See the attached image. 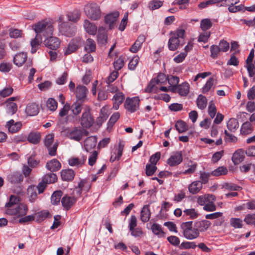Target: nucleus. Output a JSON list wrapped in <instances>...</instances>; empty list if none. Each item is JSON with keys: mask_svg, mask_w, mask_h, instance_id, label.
<instances>
[{"mask_svg": "<svg viewBox=\"0 0 255 255\" xmlns=\"http://www.w3.org/2000/svg\"><path fill=\"white\" fill-rule=\"evenodd\" d=\"M34 29L36 33L35 38L31 40V52L34 53L42 42L41 34L43 36L52 35L53 27L51 22L46 20L39 21L34 25Z\"/></svg>", "mask_w": 255, "mask_h": 255, "instance_id": "nucleus-1", "label": "nucleus"}, {"mask_svg": "<svg viewBox=\"0 0 255 255\" xmlns=\"http://www.w3.org/2000/svg\"><path fill=\"white\" fill-rule=\"evenodd\" d=\"M184 237L188 240H193L199 237L200 234L195 227L192 226V222H183L181 225Z\"/></svg>", "mask_w": 255, "mask_h": 255, "instance_id": "nucleus-2", "label": "nucleus"}, {"mask_svg": "<svg viewBox=\"0 0 255 255\" xmlns=\"http://www.w3.org/2000/svg\"><path fill=\"white\" fill-rule=\"evenodd\" d=\"M86 15L91 19L97 20L101 16V11L99 5L96 3H90L84 7Z\"/></svg>", "mask_w": 255, "mask_h": 255, "instance_id": "nucleus-3", "label": "nucleus"}, {"mask_svg": "<svg viewBox=\"0 0 255 255\" xmlns=\"http://www.w3.org/2000/svg\"><path fill=\"white\" fill-rule=\"evenodd\" d=\"M89 132L85 128L77 127L68 130L67 135L70 139L80 141L83 136H87Z\"/></svg>", "mask_w": 255, "mask_h": 255, "instance_id": "nucleus-4", "label": "nucleus"}, {"mask_svg": "<svg viewBox=\"0 0 255 255\" xmlns=\"http://www.w3.org/2000/svg\"><path fill=\"white\" fill-rule=\"evenodd\" d=\"M28 211L27 206L24 204H20L11 208L6 209L5 213L8 215L20 217L25 215Z\"/></svg>", "mask_w": 255, "mask_h": 255, "instance_id": "nucleus-5", "label": "nucleus"}, {"mask_svg": "<svg viewBox=\"0 0 255 255\" xmlns=\"http://www.w3.org/2000/svg\"><path fill=\"white\" fill-rule=\"evenodd\" d=\"M168 79L166 75L162 73L158 74L156 79H152L148 85L147 91L149 92H156L158 89L156 85L164 84Z\"/></svg>", "mask_w": 255, "mask_h": 255, "instance_id": "nucleus-6", "label": "nucleus"}, {"mask_svg": "<svg viewBox=\"0 0 255 255\" xmlns=\"http://www.w3.org/2000/svg\"><path fill=\"white\" fill-rule=\"evenodd\" d=\"M139 101L138 97L128 98L124 103L125 108L130 113H134L139 109Z\"/></svg>", "mask_w": 255, "mask_h": 255, "instance_id": "nucleus-7", "label": "nucleus"}, {"mask_svg": "<svg viewBox=\"0 0 255 255\" xmlns=\"http://www.w3.org/2000/svg\"><path fill=\"white\" fill-rule=\"evenodd\" d=\"M59 30L60 32L67 37L72 36L76 31V26L74 25L67 22H62L59 25Z\"/></svg>", "mask_w": 255, "mask_h": 255, "instance_id": "nucleus-8", "label": "nucleus"}, {"mask_svg": "<svg viewBox=\"0 0 255 255\" xmlns=\"http://www.w3.org/2000/svg\"><path fill=\"white\" fill-rule=\"evenodd\" d=\"M80 121L82 128H90L93 126L94 119L90 112L86 111L83 113Z\"/></svg>", "mask_w": 255, "mask_h": 255, "instance_id": "nucleus-9", "label": "nucleus"}, {"mask_svg": "<svg viewBox=\"0 0 255 255\" xmlns=\"http://www.w3.org/2000/svg\"><path fill=\"white\" fill-rule=\"evenodd\" d=\"M88 93V89L84 86L78 85L76 89L75 95L77 98L76 101L85 102L87 100Z\"/></svg>", "mask_w": 255, "mask_h": 255, "instance_id": "nucleus-10", "label": "nucleus"}, {"mask_svg": "<svg viewBox=\"0 0 255 255\" xmlns=\"http://www.w3.org/2000/svg\"><path fill=\"white\" fill-rule=\"evenodd\" d=\"M77 198L74 196L65 195L61 199V204L64 209L68 211L76 203Z\"/></svg>", "mask_w": 255, "mask_h": 255, "instance_id": "nucleus-11", "label": "nucleus"}, {"mask_svg": "<svg viewBox=\"0 0 255 255\" xmlns=\"http://www.w3.org/2000/svg\"><path fill=\"white\" fill-rule=\"evenodd\" d=\"M51 35L46 36L47 38L44 41V44L46 47L52 50H56L60 45V41L56 37Z\"/></svg>", "mask_w": 255, "mask_h": 255, "instance_id": "nucleus-12", "label": "nucleus"}, {"mask_svg": "<svg viewBox=\"0 0 255 255\" xmlns=\"http://www.w3.org/2000/svg\"><path fill=\"white\" fill-rule=\"evenodd\" d=\"M183 160L181 151L174 153L167 160V163L170 166H175L180 164Z\"/></svg>", "mask_w": 255, "mask_h": 255, "instance_id": "nucleus-13", "label": "nucleus"}, {"mask_svg": "<svg viewBox=\"0 0 255 255\" xmlns=\"http://www.w3.org/2000/svg\"><path fill=\"white\" fill-rule=\"evenodd\" d=\"M184 43L181 40L175 37V36L171 35L168 42V48L171 51H175L180 45L182 46Z\"/></svg>", "mask_w": 255, "mask_h": 255, "instance_id": "nucleus-14", "label": "nucleus"}, {"mask_svg": "<svg viewBox=\"0 0 255 255\" xmlns=\"http://www.w3.org/2000/svg\"><path fill=\"white\" fill-rule=\"evenodd\" d=\"M21 126L20 122H15L13 120L8 121L5 125V127L10 133L17 132L20 129Z\"/></svg>", "mask_w": 255, "mask_h": 255, "instance_id": "nucleus-15", "label": "nucleus"}, {"mask_svg": "<svg viewBox=\"0 0 255 255\" xmlns=\"http://www.w3.org/2000/svg\"><path fill=\"white\" fill-rule=\"evenodd\" d=\"M119 16V13L118 11L114 12L107 14L105 17V22L109 25L110 29L114 27V24Z\"/></svg>", "mask_w": 255, "mask_h": 255, "instance_id": "nucleus-16", "label": "nucleus"}, {"mask_svg": "<svg viewBox=\"0 0 255 255\" xmlns=\"http://www.w3.org/2000/svg\"><path fill=\"white\" fill-rule=\"evenodd\" d=\"M97 138L95 136L88 137L84 141V147L85 150L89 152L94 148L96 145Z\"/></svg>", "mask_w": 255, "mask_h": 255, "instance_id": "nucleus-17", "label": "nucleus"}, {"mask_svg": "<svg viewBox=\"0 0 255 255\" xmlns=\"http://www.w3.org/2000/svg\"><path fill=\"white\" fill-rule=\"evenodd\" d=\"M211 225V223L210 221L204 220L195 222L194 226L200 233V232H203L206 231Z\"/></svg>", "mask_w": 255, "mask_h": 255, "instance_id": "nucleus-18", "label": "nucleus"}, {"mask_svg": "<svg viewBox=\"0 0 255 255\" xmlns=\"http://www.w3.org/2000/svg\"><path fill=\"white\" fill-rule=\"evenodd\" d=\"M46 167L50 171L55 172L61 168V165L58 160L56 159H53L47 162Z\"/></svg>", "mask_w": 255, "mask_h": 255, "instance_id": "nucleus-19", "label": "nucleus"}, {"mask_svg": "<svg viewBox=\"0 0 255 255\" xmlns=\"http://www.w3.org/2000/svg\"><path fill=\"white\" fill-rule=\"evenodd\" d=\"M91 188V183L86 180H81L76 188L77 193L80 195L82 191L88 192Z\"/></svg>", "mask_w": 255, "mask_h": 255, "instance_id": "nucleus-20", "label": "nucleus"}, {"mask_svg": "<svg viewBox=\"0 0 255 255\" xmlns=\"http://www.w3.org/2000/svg\"><path fill=\"white\" fill-rule=\"evenodd\" d=\"M23 179L22 175L18 172L10 174L7 177V180L12 184L18 183L22 181Z\"/></svg>", "mask_w": 255, "mask_h": 255, "instance_id": "nucleus-21", "label": "nucleus"}, {"mask_svg": "<svg viewBox=\"0 0 255 255\" xmlns=\"http://www.w3.org/2000/svg\"><path fill=\"white\" fill-rule=\"evenodd\" d=\"M108 109L104 107L101 109L99 116L97 118L96 122L97 125L100 126L102 124L106 121L108 118Z\"/></svg>", "mask_w": 255, "mask_h": 255, "instance_id": "nucleus-22", "label": "nucleus"}, {"mask_svg": "<svg viewBox=\"0 0 255 255\" xmlns=\"http://www.w3.org/2000/svg\"><path fill=\"white\" fill-rule=\"evenodd\" d=\"M61 176L63 180L71 181L74 178L75 172L71 169L62 170L61 171Z\"/></svg>", "mask_w": 255, "mask_h": 255, "instance_id": "nucleus-23", "label": "nucleus"}, {"mask_svg": "<svg viewBox=\"0 0 255 255\" xmlns=\"http://www.w3.org/2000/svg\"><path fill=\"white\" fill-rule=\"evenodd\" d=\"M26 113L30 116H34L39 113V107L35 103L29 104L25 109Z\"/></svg>", "mask_w": 255, "mask_h": 255, "instance_id": "nucleus-24", "label": "nucleus"}, {"mask_svg": "<svg viewBox=\"0 0 255 255\" xmlns=\"http://www.w3.org/2000/svg\"><path fill=\"white\" fill-rule=\"evenodd\" d=\"M150 211L149 208V205H144L140 212V220L142 222L146 223L148 222L150 218Z\"/></svg>", "mask_w": 255, "mask_h": 255, "instance_id": "nucleus-25", "label": "nucleus"}, {"mask_svg": "<svg viewBox=\"0 0 255 255\" xmlns=\"http://www.w3.org/2000/svg\"><path fill=\"white\" fill-rule=\"evenodd\" d=\"M27 59L26 53L21 52L15 55L13 58V62L17 66L20 67L25 62Z\"/></svg>", "mask_w": 255, "mask_h": 255, "instance_id": "nucleus-26", "label": "nucleus"}, {"mask_svg": "<svg viewBox=\"0 0 255 255\" xmlns=\"http://www.w3.org/2000/svg\"><path fill=\"white\" fill-rule=\"evenodd\" d=\"M202 188V183L200 181H194L188 186L189 191L192 194H195L199 192Z\"/></svg>", "mask_w": 255, "mask_h": 255, "instance_id": "nucleus-27", "label": "nucleus"}, {"mask_svg": "<svg viewBox=\"0 0 255 255\" xmlns=\"http://www.w3.org/2000/svg\"><path fill=\"white\" fill-rule=\"evenodd\" d=\"M84 27L87 33L91 35H95L97 30V26L93 23L90 22L88 20H85L84 22Z\"/></svg>", "mask_w": 255, "mask_h": 255, "instance_id": "nucleus-28", "label": "nucleus"}, {"mask_svg": "<svg viewBox=\"0 0 255 255\" xmlns=\"http://www.w3.org/2000/svg\"><path fill=\"white\" fill-rule=\"evenodd\" d=\"M83 103L80 101H76L71 105L70 109L74 115L77 116L81 112L84 106Z\"/></svg>", "mask_w": 255, "mask_h": 255, "instance_id": "nucleus-29", "label": "nucleus"}, {"mask_svg": "<svg viewBox=\"0 0 255 255\" xmlns=\"http://www.w3.org/2000/svg\"><path fill=\"white\" fill-rule=\"evenodd\" d=\"M190 86L187 82L178 85L176 87V91L181 96H186L189 92Z\"/></svg>", "mask_w": 255, "mask_h": 255, "instance_id": "nucleus-30", "label": "nucleus"}, {"mask_svg": "<svg viewBox=\"0 0 255 255\" xmlns=\"http://www.w3.org/2000/svg\"><path fill=\"white\" fill-rule=\"evenodd\" d=\"M97 38L98 43L101 45H105L107 42V35L103 27L99 29Z\"/></svg>", "mask_w": 255, "mask_h": 255, "instance_id": "nucleus-31", "label": "nucleus"}, {"mask_svg": "<svg viewBox=\"0 0 255 255\" xmlns=\"http://www.w3.org/2000/svg\"><path fill=\"white\" fill-rule=\"evenodd\" d=\"M86 157L83 156L81 158L78 157H71L68 160V163L70 166H76L77 167L82 166L85 163Z\"/></svg>", "mask_w": 255, "mask_h": 255, "instance_id": "nucleus-32", "label": "nucleus"}, {"mask_svg": "<svg viewBox=\"0 0 255 255\" xmlns=\"http://www.w3.org/2000/svg\"><path fill=\"white\" fill-rule=\"evenodd\" d=\"M27 140L31 143L38 144L41 138L40 133L38 132H31L27 136Z\"/></svg>", "mask_w": 255, "mask_h": 255, "instance_id": "nucleus-33", "label": "nucleus"}, {"mask_svg": "<svg viewBox=\"0 0 255 255\" xmlns=\"http://www.w3.org/2000/svg\"><path fill=\"white\" fill-rule=\"evenodd\" d=\"M244 158V151L242 149H239L234 153L232 156V161L236 165L241 163Z\"/></svg>", "mask_w": 255, "mask_h": 255, "instance_id": "nucleus-34", "label": "nucleus"}, {"mask_svg": "<svg viewBox=\"0 0 255 255\" xmlns=\"http://www.w3.org/2000/svg\"><path fill=\"white\" fill-rule=\"evenodd\" d=\"M63 195V192L61 190H57L53 192L51 196V203L54 205H57L61 201V197Z\"/></svg>", "mask_w": 255, "mask_h": 255, "instance_id": "nucleus-35", "label": "nucleus"}, {"mask_svg": "<svg viewBox=\"0 0 255 255\" xmlns=\"http://www.w3.org/2000/svg\"><path fill=\"white\" fill-rule=\"evenodd\" d=\"M228 129L231 132H235L239 128V123L238 120L235 118L230 119L227 123Z\"/></svg>", "mask_w": 255, "mask_h": 255, "instance_id": "nucleus-36", "label": "nucleus"}, {"mask_svg": "<svg viewBox=\"0 0 255 255\" xmlns=\"http://www.w3.org/2000/svg\"><path fill=\"white\" fill-rule=\"evenodd\" d=\"M125 98V95L122 92H118L115 94L113 100L115 102L114 107H115L116 109H117L119 108V105L123 103Z\"/></svg>", "mask_w": 255, "mask_h": 255, "instance_id": "nucleus-37", "label": "nucleus"}, {"mask_svg": "<svg viewBox=\"0 0 255 255\" xmlns=\"http://www.w3.org/2000/svg\"><path fill=\"white\" fill-rule=\"evenodd\" d=\"M27 194L30 202H34L37 199L36 188L34 186H30L27 189Z\"/></svg>", "mask_w": 255, "mask_h": 255, "instance_id": "nucleus-38", "label": "nucleus"}, {"mask_svg": "<svg viewBox=\"0 0 255 255\" xmlns=\"http://www.w3.org/2000/svg\"><path fill=\"white\" fill-rule=\"evenodd\" d=\"M57 180V176L53 173H47L43 177L42 180L47 185L55 183Z\"/></svg>", "mask_w": 255, "mask_h": 255, "instance_id": "nucleus-39", "label": "nucleus"}, {"mask_svg": "<svg viewBox=\"0 0 255 255\" xmlns=\"http://www.w3.org/2000/svg\"><path fill=\"white\" fill-rule=\"evenodd\" d=\"M184 216H189L190 219H195L198 217L199 214L195 209L191 208L183 211Z\"/></svg>", "mask_w": 255, "mask_h": 255, "instance_id": "nucleus-40", "label": "nucleus"}, {"mask_svg": "<svg viewBox=\"0 0 255 255\" xmlns=\"http://www.w3.org/2000/svg\"><path fill=\"white\" fill-rule=\"evenodd\" d=\"M168 82L170 86L172 87L171 91L172 92L176 91V87L179 82V78L177 76H171L170 77L168 78Z\"/></svg>", "mask_w": 255, "mask_h": 255, "instance_id": "nucleus-41", "label": "nucleus"}, {"mask_svg": "<svg viewBox=\"0 0 255 255\" xmlns=\"http://www.w3.org/2000/svg\"><path fill=\"white\" fill-rule=\"evenodd\" d=\"M96 48V44L94 40L88 38L85 44V50L87 52H92L95 51Z\"/></svg>", "mask_w": 255, "mask_h": 255, "instance_id": "nucleus-42", "label": "nucleus"}, {"mask_svg": "<svg viewBox=\"0 0 255 255\" xmlns=\"http://www.w3.org/2000/svg\"><path fill=\"white\" fill-rule=\"evenodd\" d=\"M176 130L179 133H183L188 129V126L186 123L183 121H178L175 125Z\"/></svg>", "mask_w": 255, "mask_h": 255, "instance_id": "nucleus-43", "label": "nucleus"}, {"mask_svg": "<svg viewBox=\"0 0 255 255\" xmlns=\"http://www.w3.org/2000/svg\"><path fill=\"white\" fill-rule=\"evenodd\" d=\"M151 230L154 234L158 236L159 237H163L164 236V233L162 231L160 225L158 224L154 223L151 226Z\"/></svg>", "mask_w": 255, "mask_h": 255, "instance_id": "nucleus-44", "label": "nucleus"}, {"mask_svg": "<svg viewBox=\"0 0 255 255\" xmlns=\"http://www.w3.org/2000/svg\"><path fill=\"white\" fill-rule=\"evenodd\" d=\"M253 129L252 125L250 123L246 122L243 124L241 128V133L244 135L250 134Z\"/></svg>", "mask_w": 255, "mask_h": 255, "instance_id": "nucleus-45", "label": "nucleus"}, {"mask_svg": "<svg viewBox=\"0 0 255 255\" xmlns=\"http://www.w3.org/2000/svg\"><path fill=\"white\" fill-rule=\"evenodd\" d=\"M81 15L80 12L78 10H74L72 12L67 14V17L69 21L76 22L80 19Z\"/></svg>", "mask_w": 255, "mask_h": 255, "instance_id": "nucleus-46", "label": "nucleus"}, {"mask_svg": "<svg viewBox=\"0 0 255 255\" xmlns=\"http://www.w3.org/2000/svg\"><path fill=\"white\" fill-rule=\"evenodd\" d=\"M228 169L224 166H220L214 171L211 174L214 176H219L221 175H226L228 173Z\"/></svg>", "mask_w": 255, "mask_h": 255, "instance_id": "nucleus-47", "label": "nucleus"}, {"mask_svg": "<svg viewBox=\"0 0 255 255\" xmlns=\"http://www.w3.org/2000/svg\"><path fill=\"white\" fill-rule=\"evenodd\" d=\"M207 100L205 96L200 95L197 99V105L201 110L204 109L207 106Z\"/></svg>", "mask_w": 255, "mask_h": 255, "instance_id": "nucleus-48", "label": "nucleus"}, {"mask_svg": "<svg viewBox=\"0 0 255 255\" xmlns=\"http://www.w3.org/2000/svg\"><path fill=\"white\" fill-rule=\"evenodd\" d=\"M17 110V105L13 102H10V103H6V113L10 115H13Z\"/></svg>", "mask_w": 255, "mask_h": 255, "instance_id": "nucleus-49", "label": "nucleus"}, {"mask_svg": "<svg viewBox=\"0 0 255 255\" xmlns=\"http://www.w3.org/2000/svg\"><path fill=\"white\" fill-rule=\"evenodd\" d=\"M212 26V23L210 19L205 18L201 21L200 27L203 31L209 29Z\"/></svg>", "mask_w": 255, "mask_h": 255, "instance_id": "nucleus-50", "label": "nucleus"}, {"mask_svg": "<svg viewBox=\"0 0 255 255\" xmlns=\"http://www.w3.org/2000/svg\"><path fill=\"white\" fill-rule=\"evenodd\" d=\"M170 35L175 36L178 39H184L185 37V31L183 29H177L175 31H171Z\"/></svg>", "mask_w": 255, "mask_h": 255, "instance_id": "nucleus-51", "label": "nucleus"}, {"mask_svg": "<svg viewBox=\"0 0 255 255\" xmlns=\"http://www.w3.org/2000/svg\"><path fill=\"white\" fill-rule=\"evenodd\" d=\"M49 215V213L47 211H42L35 214V219L38 222H41L45 220Z\"/></svg>", "mask_w": 255, "mask_h": 255, "instance_id": "nucleus-52", "label": "nucleus"}, {"mask_svg": "<svg viewBox=\"0 0 255 255\" xmlns=\"http://www.w3.org/2000/svg\"><path fill=\"white\" fill-rule=\"evenodd\" d=\"M223 188L230 191H239L242 189V187L232 183H224Z\"/></svg>", "mask_w": 255, "mask_h": 255, "instance_id": "nucleus-53", "label": "nucleus"}, {"mask_svg": "<svg viewBox=\"0 0 255 255\" xmlns=\"http://www.w3.org/2000/svg\"><path fill=\"white\" fill-rule=\"evenodd\" d=\"M231 225L235 228H241L243 226V221L236 218H232L230 219Z\"/></svg>", "mask_w": 255, "mask_h": 255, "instance_id": "nucleus-54", "label": "nucleus"}, {"mask_svg": "<svg viewBox=\"0 0 255 255\" xmlns=\"http://www.w3.org/2000/svg\"><path fill=\"white\" fill-rule=\"evenodd\" d=\"M46 106L49 110L54 111L56 110L57 108V103L54 99L49 98L47 101Z\"/></svg>", "mask_w": 255, "mask_h": 255, "instance_id": "nucleus-55", "label": "nucleus"}, {"mask_svg": "<svg viewBox=\"0 0 255 255\" xmlns=\"http://www.w3.org/2000/svg\"><path fill=\"white\" fill-rule=\"evenodd\" d=\"M9 35L10 38H17L21 37L22 31L18 29L10 28L9 30Z\"/></svg>", "mask_w": 255, "mask_h": 255, "instance_id": "nucleus-56", "label": "nucleus"}, {"mask_svg": "<svg viewBox=\"0 0 255 255\" xmlns=\"http://www.w3.org/2000/svg\"><path fill=\"white\" fill-rule=\"evenodd\" d=\"M129 231L131 235L135 238H141L144 235L142 229L140 227L133 228L132 230Z\"/></svg>", "mask_w": 255, "mask_h": 255, "instance_id": "nucleus-57", "label": "nucleus"}, {"mask_svg": "<svg viewBox=\"0 0 255 255\" xmlns=\"http://www.w3.org/2000/svg\"><path fill=\"white\" fill-rule=\"evenodd\" d=\"M197 247L195 242H182L179 246L180 249H194Z\"/></svg>", "mask_w": 255, "mask_h": 255, "instance_id": "nucleus-58", "label": "nucleus"}, {"mask_svg": "<svg viewBox=\"0 0 255 255\" xmlns=\"http://www.w3.org/2000/svg\"><path fill=\"white\" fill-rule=\"evenodd\" d=\"M120 117V114L119 112H116L114 113L111 117L108 122V127H112L116 123V122L119 119Z\"/></svg>", "mask_w": 255, "mask_h": 255, "instance_id": "nucleus-59", "label": "nucleus"}, {"mask_svg": "<svg viewBox=\"0 0 255 255\" xmlns=\"http://www.w3.org/2000/svg\"><path fill=\"white\" fill-rule=\"evenodd\" d=\"M163 5V2L159 0H153L149 3V8L151 10L159 8Z\"/></svg>", "mask_w": 255, "mask_h": 255, "instance_id": "nucleus-60", "label": "nucleus"}, {"mask_svg": "<svg viewBox=\"0 0 255 255\" xmlns=\"http://www.w3.org/2000/svg\"><path fill=\"white\" fill-rule=\"evenodd\" d=\"M214 80L213 78H210L206 83L204 85V86L202 88V92L203 93H206L209 91L212 87L213 86Z\"/></svg>", "mask_w": 255, "mask_h": 255, "instance_id": "nucleus-61", "label": "nucleus"}, {"mask_svg": "<svg viewBox=\"0 0 255 255\" xmlns=\"http://www.w3.org/2000/svg\"><path fill=\"white\" fill-rule=\"evenodd\" d=\"M157 167L155 165L147 164L146 165L145 173L147 176H151L156 171Z\"/></svg>", "mask_w": 255, "mask_h": 255, "instance_id": "nucleus-62", "label": "nucleus"}, {"mask_svg": "<svg viewBox=\"0 0 255 255\" xmlns=\"http://www.w3.org/2000/svg\"><path fill=\"white\" fill-rule=\"evenodd\" d=\"M244 221L248 225L255 226V214H248L244 219Z\"/></svg>", "mask_w": 255, "mask_h": 255, "instance_id": "nucleus-63", "label": "nucleus"}, {"mask_svg": "<svg viewBox=\"0 0 255 255\" xmlns=\"http://www.w3.org/2000/svg\"><path fill=\"white\" fill-rule=\"evenodd\" d=\"M54 135L53 133L47 134L45 138L44 145L46 147H48L53 144L54 141Z\"/></svg>", "mask_w": 255, "mask_h": 255, "instance_id": "nucleus-64", "label": "nucleus"}]
</instances>
